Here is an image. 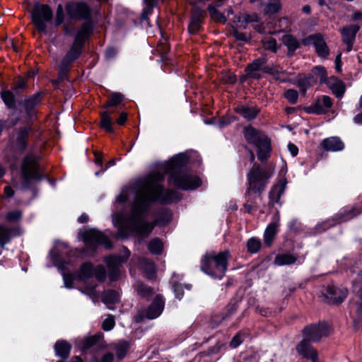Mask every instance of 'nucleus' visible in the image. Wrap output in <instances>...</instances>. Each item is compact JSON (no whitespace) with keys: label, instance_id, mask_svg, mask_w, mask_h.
<instances>
[{"label":"nucleus","instance_id":"nucleus-1","mask_svg":"<svg viewBox=\"0 0 362 362\" xmlns=\"http://www.w3.org/2000/svg\"><path fill=\"white\" fill-rule=\"evenodd\" d=\"M163 180L160 173L151 175L144 187L136 194L132 207L131 214L124 217L122 214L117 216L119 223L118 233L122 238L134 233L140 238L148 236L154 228V224L144 220L141 216L155 201L168 203L179 199L177 193L173 189L164 191L159 182Z\"/></svg>","mask_w":362,"mask_h":362},{"label":"nucleus","instance_id":"nucleus-2","mask_svg":"<svg viewBox=\"0 0 362 362\" xmlns=\"http://www.w3.org/2000/svg\"><path fill=\"white\" fill-rule=\"evenodd\" d=\"M329 332V327L325 322L306 327L303 331L304 339L298 345L297 351L312 362H319L317 351L310 344V341H317L322 337L328 336Z\"/></svg>","mask_w":362,"mask_h":362},{"label":"nucleus","instance_id":"nucleus-3","mask_svg":"<svg viewBox=\"0 0 362 362\" xmlns=\"http://www.w3.org/2000/svg\"><path fill=\"white\" fill-rule=\"evenodd\" d=\"M186 163V158L181 155L170 160L169 163L170 180L178 189H194L201 185V180L197 175L181 169Z\"/></svg>","mask_w":362,"mask_h":362},{"label":"nucleus","instance_id":"nucleus-4","mask_svg":"<svg viewBox=\"0 0 362 362\" xmlns=\"http://www.w3.org/2000/svg\"><path fill=\"white\" fill-rule=\"evenodd\" d=\"M228 252H207L202 259L201 269L209 275L221 279L227 269Z\"/></svg>","mask_w":362,"mask_h":362},{"label":"nucleus","instance_id":"nucleus-5","mask_svg":"<svg viewBox=\"0 0 362 362\" xmlns=\"http://www.w3.org/2000/svg\"><path fill=\"white\" fill-rule=\"evenodd\" d=\"M272 174L273 171L262 169L259 165L254 163L247 175L248 187L246 197H250L252 193L257 194L260 197Z\"/></svg>","mask_w":362,"mask_h":362},{"label":"nucleus","instance_id":"nucleus-6","mask_svg":"<svg viewBox=\"0 0 362 362\" xmlns=\"http://www.w3.org/2000/svg\"><path fill=\"white\" fill-rule=\"evenodd\" d=\"M244 134L247 141L257 148L258 159L262 162L267 160L271 152V143L267 136L252 127L245 128Z\"/></svg>","mask_w":362,"mask_h":362},{"label":"nucleus","instance_id":"nucleus-7","mask_svg":"<svg viewBox=\"0 0 362 362\" xmlns=\"http://www.w3.org/2000/svg\"><path fill=\"white\" fill-rule=\"evenodd\" d=\"M41 177L38 157L33 154L26 156L21 165L22 187L25 189L28 188L32 180H40Z\"/></svg>","mask_w":362,"mask_h":362},{"label":"nucleus","instance_id":"nucleus-8","mask_svg":"<svg viewBox=\"0 0 362 362\" xmlns=\"http://www.w3.org/2000/svg\"><path fill=\"white\" fill-rule=\"evenodd\" d=\"M52 18L51 8L47 5H35L32 11V21L39 31L45 32L47 22Z\"/></svg>","mask_w":362,"mask_h":362},{"label":"nucleus","instance_id":"nucleus-9","mask_svg":"<svg viewBox=\"0 0 362 362\" xmlns=\"http://www.w3.org/2000/svg\"><path fill=\"white\" fill-rule=\"evenodd\" d=\"M82 236L88 247L98 244L103 245L107 248L111 247V243L107 237L97 230H87L83 233Z\"/></svg>","mask_w":362,"mask_h":362},{"label":"nucleus","instance_id":"nucleus-10","mask_svg":"<svg viewBox=\"0 0 362 362\" xmlns=\"http://www.w3.org/2000/svg\"><path fill=\"white\" fill-rule=\"evenodd\" d=\"M164 307V301L160 296H157L153 300L148 308L142 312V313L136 317V320L139 322L143 318L153 320L158 317L162 313Z\"/></svg>","mask_w":362,"mask_h":362},{"label":"nucleus","instance_id":"nucleus-11","mask_svg":"<svg viewBox=\"0 0 362 362\" xmlns=\"http://www.w3.org/2000/svg\"><path fill=\"white\" fill-rule=\"evenodd\" d=\"M130 252H126L124 256L111 255L105 259L108 270L109 276L112 281L117 279L119 275V267L129 257Z\"/></svg>","mask_w":362,"mask_h":362},{"label":"nucleus","instance_id":"nucleus-12","mask_svg":"<svg viewBox=\"0 0 362 362\" xmlns=\"http://www.w3.org/2000/svg\"><path fill=\"white\" fill-rule=\"evenodd\" d=\"M303 44L306 45H313L319 57H326L329 54V48L320 34H315L308 36L303 40Z\"/></svg>","mask_w":362,"mask_h":362},{"label":"nucleus","instance_id":"nucleus-13","mask_svg":"<svg viewBox=\"0 0 362 362\" xmlns=\"http://www.w3.org/2000/svg\"><path fill=\"white\" fill-rule=\"evenodd\" d=\"M68 15L74 19H85L90 16V8L83 2L69 3L66 7Z\"/></svg>","mask_w":362,"mask_h":362},{"label":"nucleus","instance_id":"nucleus-14","mask_svg":"<svg viewBox=\"0 0 362 362\" xmlns=\"http://www.w3.org/2000/svg\"><path fill=\"white\" fill-rule=\"evenodd\" d=\"M332 105L331 98L327 95H322L318 98L315 102L308 108V112L322 114L325 112Z\"/></svg>","mask_w":362,"mask_h":362},{"label":"nucleus","instance_id":"nucleus-15","mask_svg":"<svg viewBox=\"0 0 362 362\" xmlns=\"http://www.w3.org/2000/svg\"><path fill=\"white\" fill-rule=\"evenodd\" d=\"M359 30V27L356 25H349L341 29V33L343 37V41L346 45L347 52L352 49V44L355 40L356 35Z\"/></svg>","mask_w":362,"mask_h":362},{"label":"nucleus","instance_id":"nucleus-16","mask_svg":"<svg viewBox=\"0 0 362 362\" xmlns=\"http://www.w3.org/2000/svg\"><path fill=\"white\" fill-rule=\"evenodd\" d=\"M320 145L327 151H339L344 148V144L337 136L327 138L322 141Z\"/></svg>","mask_w":362,"mask_h":362},{"label":"nucleus","instance_id":"nucleus-17","mask_svg":"<svg viewBox=\"0 0 362 362\" xmlns=\"http://www.w3.org/2000/svg\"><path fill=\"white\" fill-rule=\"evenodd\" d=\"M337 98H341L344 95L346 87L344 82L335 76H331L325 82Z\"/></svg>","mask_w":362,"mask_h":362},{"label":"nucleus","instance_id":"nucleus-18","mask_svg":"<svg viewBox=\"0 0 362 362\" xmlns=\"http://www.w3.org/2000/svg\"><path fill=\"white\" fill-rule=\"evenodd\" d=\"M347 291L334 287H329L327 290V296L329 303L334 304L341 303L346 297Z\"/></svg>","mask_w":362,"mask_h":362},{"label":"nucleus","instance_id":"nucleus-19","mask_svg":"<svg viewBox=\"0 0 362 362\" xmlns=\"http://www.w3.org/2000/svg\"><path fill=\"white\" fill-rule=\"evenodd\" d=\"M279 214L277 213L276 214V221L274 222H272L268 225L265 231H264V242L268 245H270L277 233V229L279 227Z\"/></svg>","mask_w":362,"mask_h":362},{"label":"nucleus","instance_id":"nucleus-20","mask_svg":"<svg viewBox=\"0 0 362 362\" xmlns=\"http://www.w3.org/2000/svg\"><path fill=\"white\" fill-rule=\"evenodd\" d=\"M235 18L236 21L235 23H237V27L240 28H245L249 23L260 22V18L256 13H243Z\"/></svg>","mask_w":362,"mask_h":362},{"label":"nucleus","instance_id":"nucleus-21","mask_svg":"<svg viewBox=\"0 0 362 362\" xmlns=\"http://www.w3.org/2000/svg\"><path fill=\"white\" fill-rule=\"evenodd\" d=\"M82 46L74 42L70 50L67 52L63 59L62 64L64 66H68L69 64L76 60L81 54Z\"/></svg>","mask_w":362,"mask_h":362},{"label":"nucleus","instance_id":"nucleus-22","mask_svg":"<svg viewBox=\"0 0 362 362\" xmlns=\"http://www.w3.org/2000/svg\"><path fill=\"white\" fill-rule=\"evenodd\" d=\"M91 31L92 25L90 23H83L80 30L77 33L74 42L83 47L84 42L88 38Z\"/></svg>","mask_w":362,"mask_h":362},{"label":"nucleus","instance_id":"nucleus-23","mask_svg":"<svg viewBox=\"0 0 362 362\" xmlns=\"http://www.w3.org/2000/svg\"><path fill=\"white\" fill-rule=\"evenodd\" d=\"M354 292L356 296L352 307L360 317L362 316V283L354 284Z\"/></svg>","mask_w":362,"mask_h":362},{"label":"nucleus","instance_id":"nucleus-24","mask_svg":"<svg viewBox=\"0 0 362 362\" xmlns=\"http://www.w3.org/2000/svg\"><path fill=\"white\" fill-rule=\"evenodd\" d=\"M54 349L57 356L65 359L69 357L71 346L66 341H58L55 343Z\"/></svg>","mask_w":362,"mask_h":362},{"label":"nucleus","instance_id":"nucleus-25","mask_svg":"<svg viewBox=\"0 0 362 362\" xmlns=\"http://www.w3.org/2000/svg\"><path fill=\"white\" fill-rule=\"evenodd\" d=\"M119 294L112 290L105 291L103 295L102 300L107 305V308L112 309V305L119 301Z\"/></svg>","mask_w":362,"mask_h":362},{"label":"nucleus","instance_id":"nucleus-26","mask_svg":"<svg viewBox=\"0 0 362 362\" xmlns=\"http://www.w3.org/2000/svg\"><path fill=\"white\" fill-rule=\"evenodd\" d=\"M264 64V61L263 59H258L255 60L247 67V75L252 78H259L260 77V74L258 71L261 69Z\"/></svg>","mask_w":362,"mask_h":362},{"label":"nucleus","instance_id":"nucleus-27","mask_svg":"<svg viewBox=\"0 0 362 362\" xmlns=\"http://www.w3.org/2000/svg\"><path fill=\"white\" fill-rule=\"evenodd\" d=\"M28 137V132L26 129H22L17 132L16 148L23 151L26 146Z\"/></svg>","mask_w":362,"mask_h":362},{"label":"nucleus","instance_id":"nucleus-28","mask_svg":"<svg viewBox=\"0 0 362 362\" xmlns=\"http://www.w3.org/2000/svg\"><path fill=\"white\" fill-rule=\"evenodd\" d=\"M112 111L105 110L101 113L100 127L108 132H112V119L111 118Z\"/></svg>","mask_w":362,"mask_h":362},{"label":"nucleus","instance_id":"nucleus-29","mask_svg":"<svg viewBox=\"0 0 362 362\" xmlns=\"http://www.w3.org/2000/svg\"><path fill=\"white\" fill-rule=\"evenodd\" d=\"M310 78L313 81H320L321 83H325L327 79V71L322 66H315L312 69Z\"/></svg>","mask_w":362,"mask_h":362},{"label":"nucleus","instance_id":"nucleus-30","mask_svg":"<svg viewBox=\"0 0 362 362\" xmlns=\"http://www.w3.org/2000/svg\"><path fill=\"white\" fill-rule=\"evenodd\" d=\"M285 190V184L280 183L274 186L269 192V199L271 202L279 203L281 195Z\"/></svg>","mask_w":362,"mask_h":362},{"label":"nucleus","instance_id":"nucleus-31","mask_svg":"<svg viewBox=\"0 0 362 362\" xmlns=\"http://www.w3.org/2000/svg\"><path fill=\"white\" fill-rule=\"evenodd\" d=\"M236 112L248 120L254 119L258 113L257 110L245 106L238 107Z\"/></svg>","mask_w":362,"mask_h":362},{"label":"nucleus","instance_id":"nucleus-32","mask_svg":"<svg viewBox=\"0 0 362 362\" xmlns=\"http://www.w3.org/2000/svg\"><path fill=\"white\" fill-rule=\"evenodd\" d=\"M139 264L141 268L147 274L148 278L153 277L155 273V265L154 264L146 258H141L139 259Z\"/></svg>","mask_w":362,"mask_h":362},{"label":"nucleus","instance_id":"nucleus-33","mask_svg":"<svg viewBox=\"0 0 362 362\" xmlns=\"http://www.w3.org/2000/svg\"><path fill=\"white\" fill-rule=\"evenodd\" d=\"M296 257L290 254L279 255L275 257L274 263L279 266L291 264L295 263Z\"/></svg>","mask_w":362,"mask_h":362},{"label":"nucleus","instance_id":"nucleus-34","mask_svg":"<svg viewBox=\"0 0 362 362\" xmlns=\"http://www.w3.org/2000/svg\"><path fill=\"white\" fill-rule=\"evenodd\" d=\"M12 232L13 229L0 225V245L2 247L11 239Z\"/></svg>","mask_w":362,"mask_h":362},{"label":"nucleus","instance_id":"nucleus-35","mask_svg":"<svg viewBox=\"0 0 362 362\" xmlns=\"http://www.w3.org/2000/svg\"><path fill=\"white\" fill-rule=\"evenodd\" d=\"M148 248L152 254L159 255L163 251V244L160 239L155 238L150 241Z\"/></svg>","mask_w":362,"mask_h":362},{"label":"nucleus","instance_id":"nucleus-36","mask_svg":"<svg viewBox=\"0 0 362 362\" xmlns=\"http://www.w3.org/2000/svg\"><path fill=\"white\" fill-rule=\"evenodd\" d=\"M281 7L279 0H272L264 8V13L267 15L277 13Z\"/></svg>","mask_w":362,"mask_h":362},{"label":"nucleus","instance_id":"nucleus-37","mask_svg":"<svg viewBox=\"0 0 362 362\" xmlns=\"http://www.w3.org/2000/svg\"><path fill=\"white\" fill-rule=\"evenodd\" d=\"M124 100V96L119 93H113L110 95L109 100L104 105V107H116Z\"/></svg>","mask_w":362,"mask_h":362},{"label":"nucleus","instance_id":"nucleus-38","mask_svg":"<svg viewBox=\"0 0 362 362\" xmlns=\"http://www.w3.org/2000/svg\"><path fill=\"white\" fill-rule=\"evenodd\" d=\"M209 12L211 18L216 22L225 23L226 21V16L220 13L214 6H209Z\"/></svg>","mask_w":362,"mask_h":362},{"label":"nucleus","instance_id":"nucleus-39","mask_svg":"<svg viewBox=\"0 0 362 362\" xmlns=\"http://www.w3.org/2000/svg\"><path fill=\"white\" fill-rule=\"evenodd\" d=\"M1 95L3 101L8 108H13L15 107V99L12 92L9 90H3L1 91Z\"/></svg>","mask_w":362,"mask_h":362},{"label":"nucleus","instance_id":"nucleus-40","mask_svg":"<svg viewBox=\"0 0 362 362\" xmlns=\"http://www.w3.org/2000/svg\"><path fill=\"white\" fill-rule=\"evenodd\" d=\"M101 334H96L86 337L83 341V349H88L97 344L102 337Z\"/></svg>","mask_w":362,"mask_h":362},{"label":"nucleus","instance_id":"nucleus-41","mask_svg":"<svg viewBox=\"0 0 362 362\" xmlns=\"http://www.w3.org/2000/svg\"><path fill=\"white\" fill-rule=\"evenodd\" d=\"M129 349V344L126 341H121L115 345V349L119 359L123 358Z\"/></svg>","mask_w":362,"mask_h":362},{"label":"nucleus","instance_id":"nucleus-42","mask_svg":"<svg viewBox=\"0 0 362 362\" xmlns=\"http://www.w3.org/2000/svg\"><path fill=\"white\" fill-rule=\"evenodd\" d=\"M261 247V241L255 238H250L247 242V248L249 252L255 253Z\"/></svg>","mask_w":362,"mask_h":362},{"label":"nucleus","instance_id":"nucleus-43","mask_svg":"<svg viewBox=\"0 0 362 362\" xmlns=\"http://www.w3.org/2000/svg\"><path fill=\"white\" fill-rule=\"evenodd\" d=\"M146 6L142 13V18L148 20V16L151 13L153 8L156 6L158 0H144Z\"/></svg>","mask_w":362,"mask_h":362},{"label":"nucleus","instance_id":"nucleus-44","mask_svg":"<svg viewBox=\"0 0 362 362\" xmlns=\"http://www.w3.org/2000/svg\"><path fill=\"white\" fill-rule=\"evenodd\" d=\"M262 45L264 49L276 52L277 50L276 41L272 37H266L262 40Z\"/></svg>","mask_w":362,"mask_h":362},{"label":"nucleus","instance_id":"nucleus-45","mask_svg":"<svg viewBox=\"0 0 362 362\" xmlns=\"http://www.w3.org/2000/svg\"><path fill=\"white\" fill-rule=\"evenodd\" d=\"M136 289L138 294L143 297H147L153 294L152 288L142 283H138Z\"/></svg>","mask_w":362,"mask_h":362},{"label":"nucleus","instance_id":"nucleus-46","mask_svg":"<svg viewBox=\"0 0 362 362\" xmlns=\"http://www.w3.org/2000/svg\"><path fill=\"white\" fill-rule=\"evenodd\" d=\"M284 43L289 50H295L298 47V42L291 35H285L283 38Z\"/></svg>","mask_w":362,"mask_h":362},{"label":"nucleus","instance_id":"nucleus-47","mask_svg":"<svg viewBox=\"0 0 362 362\" xmlns=\"http://www.w3.org/2000/svg\"><path fill=\"white\" fill-rule=\"evenodd\" d=\"M95 268L90 263H85L81 267V274L84 278H89L93 276Z\"/></svg>","mask_w":362,"mask_h":362},{"label":"nucleus","instance_id":"nucleus-48","mask_svg":"<svg viewBox=\"0 0 362 362\" xmlns=\"http://www.w3.org/2000/svg\"><path fill=\"white\" fill-rule=\"evenodd\" d=\"M361 212L360 209L353 208L351 210H345L344 212H341L340 215V218L341 221H347L350 218H352L357 214H359Z\"/></svg>","mask_w":362,"mask_h":362},{"label":"nucleus","instance_id":"nucleus-49","mask_svg":"<svg viewBox=\"0 0 362 362\" xmlns=\"http://www.w3.org/2000/svg\"><path fill=\"white\" fill-rule=\"evenodd\" d=\"M284 97L291 103H296L298 98V93L294 89H288L284 93Z\"/></svg>","mask_w":362,"mask_h":362},{"label":"nucleus","instance_id":"nucleus-50","mask_svg":"<svg viewBox=\"0 0 362 362\" xmlns=\"http://www.w3.org/2000/svg\"><path fill=\"white\" fill-rule=\"evenodd\" d=\"M93 276L100 281H103L106 278V271L103 265H98L96 267L93 272Z\"/></svg>","mask_w":362,"mask_h":362},{"label":"nucleus","instance_id":"nucleus-51","mask_svg":"<svg viewBox=\"0 0 362 362\" xmlns=\"http://www.w3.org/2000/svg\"><path fill=\"white\" fill-rule=\"evenodd\" d=\"M115 325V322L114 317L111 315H109L107 317L103 320L102 327L105 331H110L113 329Z\"/></svg>","mask_w":362,"mask_h":362},{"label":"nucleus","instance_id":"nucleus-52","mask_svg":"<svg viewBox=\"0 0 362 362\" xmlns=\"http://www.w3.org/2000/svg\"><path fill=\"white\" fill-rule=\"evenodd\" d=\"M64 19V9L61 4H59L56 11L55 25H61Z\"/></svg>","mask_w":362,"mask_h":362},{"label":"nucleus","instance_id":"nucleus-53","mask_svg":"<svg viewBox=\"0 0 362 362\" xmlns=\"http://www.w3.org/2000/svg\"><path fill=\"white\" fill-rule=\"evenodd\" d=\"M40 95H35L31 97L30 99L25 101V105L28 110H31L35 105L40 103Z\"/></svg>","mask_w":362,"mask_h":362},{"label":"nucleus","instance_id":"nucleus-54","mask_svg":"<svg viewBox=\"0 0 362 362\" xmlns=\"http://www.w3.org/2000/svg\"><path fill=\"white\" fill-rule=\"evenodd\" d=\"M247 201L244 204V209L247 213H251L252 211L257 209V206L255 203L253 202V199L252 197V194H250V197H247Z\"/></svg>","mask_w":362,"mask_h":362},{"label":"nucleus","instance_id":"nucleus-55","mask_svg":"<svg viewBox=\"0 0 362 362\" xmlns=\"http://www.w3.org/2000/svg\"><path fill=\"white\" fill-rule=\"evenodd\" d=\"M21 217V213L19 211H13L8 212L5 218L6 221L9 222H16L18 221Z\"/></svg>","mask_w":362,"mask_h":362},{"label":"nucleus","instance_id":"nucleus-56","mask_svg":"<svg viewBox=\"0 0 362 362\" xmlns=\"http://www.w3.org/2000/svg\"><path fill=\"white\" fill-rule=\"evenodd\" d=\"M202 25V22L200 21H198L197 19H194L193 18H191V21L189 25V31L191 33H197Z\"/></svg>","mask_w":362,"mask_h":362},{"label":"nucleus","instance_id":"nucleus-57","mask_svg":"<svg viewBox=\"0 0 362 362\" xmlns=\"http://www.w3.org/2000/svg\"><path fill=\"white\" fill-rule=\"evenodd\" d=\"M204 13L202 10L199 8L194 7L192 11V18L194 19H197L202 23V19L204 18Z\"/></svg>","mask_w":362,"mask_h":362},{"label":"nucleus","instance_id":"nucleus-58","mask_svg":"<svg viewBox=\"0 0 362 362\" xmlns=\"http://www.w3.org/2000/svg\"><path fill=\"white\" fill-rule=\"evenodd\" d=\"M170 49V47L166 42V40H164L163 42L161 41L157 46V50L161 54L167 53Z\"/></svg>","mask_w":362,"mask_h":362},{"label":"nucleus","instance_id":"nucleus-59","mask_svg":"<svg viewBox=\"0 0 362 362\" xmlns=\"http://www.w3.org/2000/svg\"><path fill=\"white\" fill-rule=\"evenodd\" d=\"M284 71L279 66H273L272 75L274 76L276 80H280V75L284 74Z\"/></svg>","mask_w":362,"mask_h":362},{"label":"nucleus","instance_id":"nucleus-60","mask_svg":"<svg viewBox=\"0 0 362 362\" xmlns=\"http://www.w3.org/2000/svg\"><path fill=\"white\" fill-rule=\"evenodd\" d=\"M115 356L111 352H106L104 354L98 362H114Z\"/></svg>","mask_w":362,"mask_h":362},{"label":"nucleus","instance_id":"nucleus-61","mask_svg":"<svg viewBox=\"0 0 362 362\" xmlns=\"http://www.w3.org/2000/svg\"><path fill=\"white\" fill-rule=\"evenodd\" d=\"M242 335L240 334H237L231 340L230 345L233 348H236L242 343Z\"/></svg>","mask_w":362,"mask_h":362},{"label":"nucleus","instance_id":"nucleus-62","mask_svg":"<svg viewBox=\"0 0 362 362\" xmlns=\"http://www.w3.org/2000/svg\"><path fill=\"white\" fill-rule=\"evenodd\" d=\"M127 119V113H125V112H122V113L119 115V117H118V119L116 120V122H117L119 125H123V124L126 122Z\"/></svg>","mask_w":362,"mask_h":362},{"label":"nucleus","instance_id":"nucleus-63","mask_svg":"<svg viewBox=\"0 0 362 362\" xmlns=\"http://www.w3.org/2000/svg\"><path fill=\"white\" fill-rule=\"evenodd\" d=\"M233 35L235 36V37L237 39V40H243V41H245L247 40V37L245 36V35L243 33H240L238 32V30H233Z\"/></svg>","mask_w":362,"mask_h":362},{"label":"nucleus","instance_id":"nucleus-64","mask_svg":"<svg viewBox=\"0 0 362 362\" xmlns=\"http://www.w3.org/2000/svg\"><path fill=\"white\" fill-rule=\"evenodd\" d=\"M288 148L293 156H296L298 153V147L293 144H289Z\"/></svg>","mask_w":362,"mask_h":362}]
</instances>
